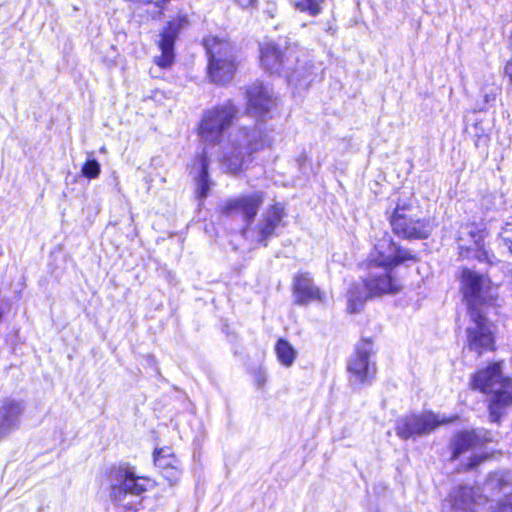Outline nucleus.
I'll list each match as a JSON object with an SVG mask.
<instances>
[{
  "instance_id": "obj_1",
  "label": "nucleus",
  "mask_w": 512,
  "mask_h": 512,
  "mask_svg": "<svg viewBox=\"0 0 512 512\" xmlns=\"http://www.w3.org/2000/svg\"><path fill=\"white\" fill-rule=\"evenodd\" d=\"M238 108L231 102L213 106L203 111L198 125V135L207 145H220L218 162L223 172L234 176L246 170L252 161V155L271 147L272 137L259 125H239L229 131L223 141L224 133L232 126L238 116Z\"/></svg>"
},
{
  "instance_id": "obj_2",
  "label": "nucleus",
  "mask_w": 512,
  "mask_h": 512,
  "mask_svg": "<svg viewBox=\"0 0 512 512\" xmlns=\"http://www.w3.org/2000/svg\"><path fill=\"white\" fill-rule=\"evenodd\" d=\"M461 283L471 316V323L467 328L468 345L480 355L483 351L493 349L491 325L483 312L487 302L494 298L495 288L487 277L469 269H463Z\"/></svg>"
},
{
  "instance_id": "obj_3",
  "label": "nucleus",
  "mask_w": 512,
  "mask_h": 512,
  "mask_svg": "<svg viewBox=\"0 0 512 512\" xmlns=\"http://www.w3.org/2000/svg\"><path fill=\"white\" fill-rule=\"evenodd\" d=\"M472 387L492 394L490 419L498 422L504 410L512 404V380L503 377L500 363L492 364L476 373L472 379Z\"/></svg>"
},
{
  "instance_id": "obj_4",
  "label": "nucleus",
  "mask_w": 512,
  "mask_h": 512,
  "mask_svg": "<svg viewBox=\"0 0 512 512\" xmlns=\"http://www.w3.org/2000/svg\"><path fill=\"white\" fill-rule=\"evenodd\" d=\"M402 289L401 281L394 276L393 270H383L382 273H371L368 280L362 284H354L347 293V311L358 312L364 302L372 296L396 294Z\"/></svg>"
},
{
  "instance_id": "obj_5",
  "label": "nucleus",
  "mask_w": 512,
  "mask_h": 512,
  "mask_svg": "<svg viewBox=\"0 0 512 512\" xmlns=\"http://www.w3.org/2000/svg\"><path fill=\"white\" fill-rule=\"evenodd\" d=\"M393 232L405 239H426L433 231L428 218H422L412 199L399 200L390 220Z\"/></svg>"
},
{
  "instance_id": "obj_6",
  "label": "nucleus",
  "mask_w": 512,
  "mask_h": 512,
  "mask_svg": "<svg viewBox=\"0 0 512 512\" xmlns=\"http://www.w3.org/2000/svg\"><path fill=\"white\" fill-rule=\"evenodd\" d=\"M208 55V75L215 83L229 82L236 71L234 49L224 39L208 36L204 39Z\"/></svg>"
},
{
  "instance_id": "obj_7",
  "label": "nucleus",
  "mask_w": 512,
  "mask_h": 512,
  "mask_svg": "<svg viewBox=\"0 0 512 512\" xmlns=\"http://www.w3.org/2000/svg\"><path fill=\"white\" fill-rule=\"evenodd\" d=\"M454 418H446L433 412L411 414L396 421L395 431L401 439H409L431 433L438 426L450 423Z\"/></svg>"
},
{
  "instance_id": "obj_8",
  "label": "nucleus",
  "mask_w": 512,
  "mask_h": 512,
  "mask_svg": "<svg viewBox=\"0 0 512 512\" xmlns=\"http://www.w3.org/2000/svg\"><path fill=\"white\" fill-rule=\"evenodd\" d=\"M414 257L409 251L399 248L388 234L379 239L368 256V266L393 270L401 263L412 260Z\"/></svg>"
},
{
  "instance_id": "obj_9",
  "label": "nucleus",
  "mask_w": 512,
  "mask_h": 512,
  "mask_svg": "<svg viewBox=\"0 0 512 512\" xmlns=\"http://www.w3.org/2000/svg\"><path fill=\"white\" fill-rule=\"evenodd\" d=\"M111 497L118 504L126 506L125 498L128 495L138 496L145 492L150 481L145 478L136 477L134 473L125 468H118L111 472ZM131 505V503H127Z\"/></svg>"
},
{
  "instance_id": "obj_10",
  "label": "nucleus",
  "mask_w": 512,
  "mask_h": 512,
  "mask_svg": "<svg viewBox=\"0 0 512 512\" xmlns=\"http://www.w3.org/2000/svg\"><path fill=\"white\" fill-rule=\"evenodd\" d=\"M487 228L484 223H471L461 227L459 232L460 255L468 257L470 251L480 262L493 263V255L484 249V239L487 236Z\"/></svg>"
},
{
  "instance_id": "obj_11",
  "label": "nucleus",
  "mask_w": 512,
  "mask_h": 512,
  "mask_svg": "<svg viewBox=\"0 0 512 512\" xmlns=\"http://www.w3.org/2000/svg\"><path fill=\"white\" fill-rule=\"evenodd\" d=\"M188 18L186 16H178L170 21L167 27L160 34L158 40V47L161 51L159 56L155 57V63L162 68L170 67L175 58L174 44L181 29L188 25Z\"/></svg>"
},
{
  "instance_id": "obj_12",
  "label": "nucleus",
  "mask_w": 512,
  "mask_h": 512,
  "mask_svg": "<svg viewBox=\"0 0 512 512\" xmlns=\"http://www.w3.org/2000/svg\"><path fill=\"white\" fill-rule=\"evenodd\" d=\"M264 201L263 192L256 191L243 194L229 200L224 206V212L230 216H240L243 221L250 224L258 213L259 207Z\"/></svg>"
},
{
  "instance_id": "obj_13",
  "label": "nucleus",
  "mask_w": 512,
  "mask_h": 512,
  "mask_svg": "<svg viewBox=\"0 0 512 512\" xmlns=\"http://www.w3.org/2000/svg\"><path fill=\"white\" fill-rule=\"evenodd\" d=\"M247 111L254 116H262L276 106V97L271 87L262 82H254L246 92Z\"/></svg>"
},
{
  "instance_id": "obj_14",
  "label": "nucleus",
  "mask_w": 512,
  "mask_h": 512,
  "mask_svg": "<svg viewBox=\"0 0 512 512\" xmlns=\"http://www.w3.org/2000/svg\"><path fill=\"white\" fill-rule=\"evenodd\" d=\"M371 354L372 344L370 342H363L357 346L355 354L348 364V370L356 381L364 383L374 377L376 369L369 360Z\"/></svg>"
},
{
  "instance_id": "obj_15",
  "label": "nucleus",
  "mask_w": 512,
  "mask_h": 512,
  "mask_svg": "<svg viewBox=\"0 0 512 512\" xmlns=\"http://www.w3.org/2000/svg\"><path fill=\"white\" fill-rule=\"evenodd\" d=\"M25 411L23 401L5 399L0 405V439L15 430Z\"/></svg>"
},
{
  "instance_id": "obj_16",
  "label": "nucleus",
  "mask_w": 512,
  "mask_h": 512,
  "mask_svg": "<svg viewBox=\"0 0 512 512\" xmlns=\"http://www.w3.org/2000/svg\"><path fill=\"white\" fill-rule=\"evenodd\" d=\"M451 501L455 512H477L487 499L480 494L479 488L460 487L452 492Z\"/></svg>"
},
{
  "instance_id": "obj_17",
  "label": "nucleus",
  "mask_w": 512,
  "mask_h": 512,
  "mask_svg": "<svg viewBox=\"0 0 512 512\" xmlns=\"http://www.w3.org/2000/svg\"><path fill=\"white\" fill-rule=\"evenodd\" d=\"M487 433H476L475 431H464L458 433L453 442V459H458L468 451L474 452L484 442L489 441Z\"/></svg>"
},
{
  "instance_id": "obj_18",
  "label": "nucleus",
  "mask_w": 512,
  "mask_h": 512,
  "mask_svg": "<svg viewBox=\"0 0 512 512\" xmlns=\"http://www.w3.org/2000/svg\"><path fill=\"white\" fill-rule=\"evenodd\" d=\"M293 296L297 304H307L311 301L321 300L319 288L313 285L308 273H299L293 284Z\"/></svg>"
},
{
  "instance_id": "obj_19",
  "label": "nucleus",
  "mask_w": 512,
  "mask_h": 512,
  "mask_svg": "<svg viewBox=\"0 0 512 512\" xmlns=\"http://www.w3.org/2000/svg\"><path fill=\"white\" fill-rule=\"evenodd\" d=\"M286 61H288V56H285L276 44L269 42L261 45L260 62L268 72L280 74Z\"/></svg>"
},
{
  "instance_id": "obj_20",
  "label": "nucleus",
  "mask_w": 512,
  "mask_h": 512,
  "mask_svg": "<svg viewBox=\"0 0 512 512\" xmlns=\"http://www.w3.org/2000/svg\"><path fill=\"white\" fill-rule=\"evenodd\" d=\"M209 151L208 148H204L201 155H199L192 166V172L197 174V188L196 193L200 198L207 197L211 183L208 179V167H209Z\"/></svg>"
},
{
  "instance_id": "obj_21",
  "label": "nucleus",
  "mask_w": 512,
  "mask_h": 512,
  "mask_svg": "<svg viewBox=\"0 0 512 512\" xmlns=\"http://www.w3.org/2000/svg\"><path fill=\"white\" fill-rule=\"evenodd\" d=\"M154 463L170 483L177 481L179 477L178 460L169 448H161L156 451L154 453Z\"/></svg>"
},
{
  "instance_id": "obj_22",
  "label": "nucleus",
  "mask_w": 512,
  "mask_h": 512,
  "mask_svg": "<svg viewBox=\"0 0 512 512\" xmlns=\"http://www.w3.org/2000/svg\"><path fill=\"white\" fill-rule=\"evenodd\" d=\"M317 68L310 61L298 63L291 73H287L289 83L300 89H307L316 76Z\"/></svg>"
},
{
  "instance_id": "obj_23",
  "label": "nucleus",
  "mask_w": 512,
  "mask_h": 512,
  "mask_svg": "<svg viewBox=\"0 0 512 512\" xmlns=\"http://www.w3.org/2000/svg\"><path fill=\"white\" fill-rule=\"evenodd\" d=\"M284 216V207L280 204H276L268 208L264 213L263 220L259 225V232L261 236L263 238H267L272 235Z\"/></svg>"
},
{
  "instance_id": "obj_24",
  "label": "nucleus",
  "mask_w": 512,
  "mask_h": 512,
  "mask_svg": "<svg viewBox=\"0 0 512 512\" xmlns=\"http://www.w3.org/2000/svg\"><path fill=\"white\" fill-rule=\"evenodd\" d=\"M275 352L279 362L286 367H290L294 363L297 355L294 347L284 339L278 340L275 345Z\"/></svg>"
},
{
  "instance_id": "obj_25",
  "label": "nucleus",
  "mask_w": 512,
  "mask_h": 512,
  "mask_svg": "<svg viewBox=\"0 0 512 512\" xmlns=\"http://www.w3.org/2000/svg\"><path fill=\"white\" fill-rule=\"evenodd\" d=\"M324 0H292L295 9L307 12L310 16H317L321 13Z\"/></svg>"
},
{
  "instance_id": "obj_26",
  "label": "nucleus",
  "mask_w": 512,
  "mask_h": 512,
  "mask_svg": "<svg viewBox=\"0 0 512 512\" xmlns=\"http://www.w3.org/2000/svg\"><path fill=\"white\" fill-rule=\"evenodd\" d=\"M100 173L101 165L96 159L87 160L81 168V174L87 179H96Z\"/></svg>"
},
{
  "instance_id": "obj_27",
  "label": "nucleus",
  "mask_w": 512,
  "mask_h": 512,
  "mask_svg": "<svg viewBox=\"0 0 512 512\" xmlns=\"http://www.w3.org/2000/svg\"><path fill=\"white\" fill-rule=\"evenodd\" d=\"M500 238L505 248L512 253V223H507L500 232Z\"/></svg>"
},
{
  "instance_id": "obj_28",
  "label": "nucleus",
  "mask_w": 512,
  "mask_h": 512,
  "mask_svg": "<svg viewBox=\"0 0 512 512\" xmlns=\"http://www.w3.org/2000/svg\"><path fill=\"white\" fill-rule=\"evenodd\" d=\"M497 485H500V490H503L508 485V480L505 479L504 475L495 474L486 483V489H493Z\"/></svg>"
},
{
  "instance_id": "obj_29",
  "label": "nucleus",
  "mask_w": 512,
  "mask_h": 512,
  "mask_svg": "<svg viewBox=\"0 0 512 512\" xmlns=\"http://www.w3.org/2000/svg\"><path fill=\"white\" fill-rule=\"evenodd\" d=\"M492 512H512V494L506 496Z\"/></svg>"
},
{
  "instance_id": "obj_30",
  "label": "nucleus",
  "mask_w": 512,
  "mask_h": 512,
  "mask_svg": "<svg viewBox=\"0 0 512 512\" xmlns=\"http://www.w3.org/2000/svg\"><path fill=\"white\" fill-rule=\"evenodd\" d=\"M484 457L482 455L473 454L472 457L469 458V462L465 465L466 469L476 467L481 461H483Z\"/></svg>"
},
{
  "instance_id": "obj_31",
  "label": "nucleus",
  "mask_w": 512,
  "mask_h": 512,
  "mask_svg": "<svg viewBox=\"0 0 512 512\" xmlns=\"http://www.w3.org/2000/svg\"><path fill=\"white\" fill-rule=\"evenodd\" d=\"M505 74L509 77L512 82V59L505 66Z\"/></svg>"
},
{
  "instance_id": "obj_32",
  "label": "nucleus",
  "mask_w": 512,
  "mask_h": 512,
  "mask_svg": "<svg viewBox=\"0 0 512 512\" xmlns=\"http://www.w3.org/2000/svg\"><path fill=\"white\" fill-rule=\"evenodd\" d=\"M242 7H248L254 3L255 0H236Z\"/></svg>"
}]
</instances>
